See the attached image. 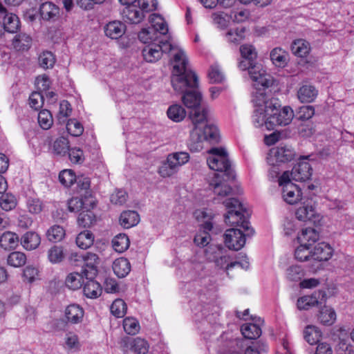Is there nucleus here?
I'll return each mask as SVG.
<instances>
[{"label":"nucleus","mask_w":354,"mask_h":354,"mask_svg":"<svg viewBox=\"0 0 354 354\" xmlns=\"http://www.w3.org/2000/svg\"><path fill=\"white\" fill-rule=\"evenodd\" d=\"M173 74L171 85L175 91L182 94V102L188 109H192L189 115L194 111L208 109L201 106L202 95L198 91V77L189 70L187 59L185 52L179 50L174 56Z\"/></svg>","instance_id":"1"},{"label":"nucleus","mask_w":354,"mask_h":354,"mask_svg":"<svg viewBox=\"0 0 354 354\" xmlns=\"http://www.w3.org/2000/svg\"><path fill=\"white\" fill-rule=\"evenodd\" d=\"M227 212L225 215V222L231 225L241 227L242 230L230 228L224 234L225 245L230 250L241 249L246 241V237L253 234L249 222V212L243 205L236 198H231L223 202Z\"/></svg>","instance_id":"2"},{"label":"nucleus","mask_w":354,"mask_h":354,"mask_svg":"<svg viewBox=\"0 0 354 354\" xmlns=\"http://www.w3.org/2000/svg\"><path fill=\"white\" fill-rule=\"evenodd\" d=\"M209 109H197L189 115L194 126L190 133L188 144L192 151H199L203 149V142L207 141L215 144L219 141V133L217 127L209 121Z\"/></svg>","instance_id":"3"},{"label":"nucleus","mask_w":354,"mask_h":354,"mask_svg":"<svg viewBox=\"0 0 354 354\" xmlns=\"http://www.w3.org/2000/svg\"><path fill=\"white\" fill-rule=\"evenodd\" d=\"M295 118V112L290 106H281L277 98L267 100V129L277 126H286Z\"/></svg>","instance_id":"4"},{"label":"nucleus","mask_w":354,"mask_h":354,"mask_svg":"<svg viewBox=\"0 0 354 354\" xmlns=\"http://www.w3.org/2000/svg\"><path fill=\"white\" fill-rule=\"evenodd\" d=\"M208 153L207 163L209 167L212 170L223 172L224 181L234 180L236 174L225 149L222 147H213L208 151Z\"/></svg>","instance_id":"5"},{"label":"nucleus","mask_w":354,"mask_h":354,"mask_svg":"<svg viewBox=\"0 0 354 354\" xmlns=\"http://www.w3.org/2000/svg\"><path fill=\"white\" fill-rule=\"evenodd\" d=\"M239 68L248 71L255 91L266 90V70L261 64H254V60L243 59L239 63Z\"/></svg>","instance_id":"6"},{"label":"nucleus","mask_w":354,"mask_h":354,"mask_svg":"<svg viewBox=\"0 0 354 354\" xmlns=\"http://www.w3.org/2000/svg\"><path fill=\"white\" fill-rule=\"evenodd\" d=\"M279 185L281 187L282 197L287 203L293 205L301 200V189L292 183L289 171H284L279 177Z\"/></svg>","instance_id":"7"},{"label":"nucleus","mask_w":354,"mask_h":354,"mask_svg":"<svg viewBox=\"0 0 354 354\" xmlns=\"http://www.w3.org/2000/svg\"><path fill=\"white\" fill-rule=\"evenodd\" d=\"M252 102L255 106L253 123L256 127H262L266 124V90L254 92Z\"/></svg>","instance_id":"8"},{"label":"nucleus","mask_w":354,"mask_h":354,"mask_svg":"<svg viewBox=\"0 0 354 354\" xmlns=\"http://www.w3.org/2000/svg\"><path fill=\"white\" fill-rule=\"evenodd\" d=\"M311 156H301L299 162L295 165L290 174V178L295 181H305L312 176L313 168L310 162Z\"/></svg>","instance_id":"9"},{"label":"nucleus","mask_w":354,"mask_h":354,"mask_svg":"<svg viewBox=\"0 0 354 354\" xmlns=\"http://www.w3.org/2000/svg\"><path fill=\"white\" fill-rule=\"evenodd\" d=\"M200 214L205 219L202 225L203 231L196 234L194 242L198 246H208L209 241V234L208 232L211 231L213 228V223L211 221L212 216L211 213H208L206 211L201 212Z\"/></svg>","instance_id":"10"},{"label":"nucleus","mask_w":354,"mask_h":354,"mask_svg":"<svg viewBox=\"0 0 354 354\" xmlns=\"http://www.w3.org/2000/svg\"><path fill=\"white\" fill-rule=\"evenodd\" d=\"M326 300V292L324 290H318L311 295H306L299 298L297 305L299 310H308L310 307L324 304Z\"/></svg>","instance_id":"11"},{"label":"nucleus","mask_w":354,"mask_h":354,"mask_svg":"<svg viewBox=\"0 0 354 354\" xmlns=\"http://www.w3.org/2000/svg\"><path fill=\"white\" fill-rule=\"evenodd\" d=\"M120 344L124 350L129 348L136 354H147L149 351V346L147 342L140 337H125L122 339Z\"/></svg>","instance_id":"12"},{"label":"nucleus","mask_w":354,"mask_h":354,"mask_svg":"<svg viewBox=\"0 0 354 354\" xmlns=\"http://www.w3.org/2000/svg\"><path fill=\"white\" fill-rule=\"evenodd\" d=\"M81 257L84 261L82 270L85 278L94 279L97 274V265L98 263V257L94 253L86 252L82 254Z\"/></svg>","instance_id":"13"},{"label":"nucleus","mask_w":354,"mask_h":354,"mask_svg":"<svg viewBox=\"0 0 354 354\" xmlns=\"http://www.w3.org/2000/svg\"><path fill=\"white\" fill-rule=\"evenodd\" d=\"M214 262L217 267L225 269L227 272V274H229V272L235 267H238L245 270H247L250 267V263L246 260L244 261H232L230 257L227 254V250H225V252L223 253V255H220L219 257Z\"/></svg>","instance_id":"14"},{"label":"nucleus","mask_w":354,"mask_h":354,"mask_svg":"<svg viewBox=\"0 0 354 354\" xmlns=\"http://www.w3.org/2000/svg\"><path fill=\"white\" fill-rule=\"evenodd\" d=\"M0 19H3V27L4 30L10 33L17 32L20 27L19 17L7 10L0 4Z\"/></svg>","instance_id":"15"},{"label":"nucleus","mask_w":354,"mask_h":354,"mask_svg":"<svg viewBox=\"0 0 354 354\" xmlns=\"http://www.w3.org/2000/svg\"><path fill=\"white\" fill-rule=\"evenodd\" d=\"M267 163L272 165L270 162V158L274 157L277 162H287L294 159L295 157V152L290 148L288 147H277L270 149L269 153L267 154Z\"/></svg>","instance_id":"16"},{"label":"nucleus","mask_w":354,"mask_h":354,"mask_svg":"<svg viewBox=\"0 0 354 354\" xmlns=\"http://www.w3.org/2000/svg\"><path fill=\"white\" fill-rule=\"evenodd\" d=\"M105 35L112 39L120 38L126 31V26L120 21H112L104 27Z\"/></svg>","instance_id":"17"},{"label":"nucleus","mask_w":354,"mask_h":354,"mask_svg":"<svg viewBox=\"0 0 354 354\" xmlns=\"http://www.w3.org/2000/svg\"><path fill=\"white\" fill-rule=\"evenodd\" d=\"M332 253L331 247L324 242H321L311 250V259L318 261H327L330 258Z\"/></svg>","instance_id":"18"},{"label":"nucleus","mask_w":354,"mask_h":354,"mask_svg":"<svg viewBox=\"0 0 354 354\" xmlns=\"http://www.w3.org/2000/svg\"><path fill=\"white\" fill-rule=\"evenodd\" d=\"M172 158H174V156L172 153L169 154L167 160L159 167L158 173L161 176H171L181 167L180 162L174 160Z\"/></svg>","instance_id":"19"},{"label":"nucleus","mask_w":354,"mask_h":354,"mask_svg":"<svg viewBox=\"0 0 354 354\" xmlns=\"http://www.w3.org/2000/svg\"><path fill=\"white\" fill-rule=\"evenodd\" d=\"M209 186L213 189L214 193L218 197H224L229 195L232 188L225 182L221 180L220 174H216L214 178L209 183Z\"/></svg>","instance_id":"20"},{"label":"nucleus","mask_w":354,"mask_h":354,"mask_svg":"<svg viewBox=\"0 0 354 354\" xmlns=\"http://www.w3.org/2000/svg\"><path fill=\"white\" fill-rule=\"evenodd\" d=\"M137 5L127 6L122 12L123 19L131 24H139L145 17L143 12L136 8Z\"/></svg>","instance_id":"21"},{"label":"nucleus","mask_w":354,"mask_h":354,"mask_svg":"<svg viewBox=\"0 0 354 354\" xmlns=\"http://www.w3.org/2000/svg\"><path fill=\"white\" fill-rule=\"evenodd\" d=\"M319 233L312 227H306L301 230V233L297 236L299 244H304L310 247L319 240Z\"/></svg>","instance_id":"22"},{"label":"nucleus","mask_w":354,"mask_h":354,"mask_svg":"<svg viewBox=\"0 0 354 354\" xmlns=\"http://www.w3.org/2000/svg\"><path fill=\"white\" fill-rule=\"evenodd\" d=\"M20 242L21 245L26 250H32L39 245L41 243V238L37 233L29 231L21 236Z\"/></svg>","instance_id":"23"},{"label":"nucleus","mask_w":354,"mask_h":354,"mask_svg":"<svg viewBox=\"0 0 354 354\" xmlns=\"http://www.w3.org/2000/svg\"><path fill=\"white\" fill-rule=\"evenodd\" d=\"M12 45L17 51H26L32 46V38L26 33L20 32L14 37Z\"/></svg>","instance_id":"24"},{"label":"nucleus","mask_w":354,"mask_h":354,"mask_svg":"<svg viewBox=\"0 0 354 354\" xmlns=\"http://www.w3.org/2000/svg\"><path fill=\"white\" fill-rule=\"evenodd\" d=\"M84 313L83 308L77 304H71L65 310V316L68 322L74 324L82 321Z\"/></svg>","instance_id":"25"},{"label":"nucleus","mask_w":354,"mask_h":354,"mask_svg":"<svg viewBox=\"0 0 354 354\" xmlns=\"http://www.w3.org/2000/svg\"><path fill=\"white\" fill-rule=\"evenodd\" d=\"M39 12L43 19L55 21L59 15V9L55 4L46 1L41 3Z\"/></svg>","instance_id":"26"},{"label":"nucleus","mask_w":354,"mask_h":354,"mask_svg":"<svg viewBox=\"0 0 354 354\" xmlns=\"http://www.w3.org/2000/svg\"><path fill=\"white\" fill-rule=\"evenodd\" d=\"M86 281L84 282L83 287V292L84 295L90 299H95L100 297L102 294V289L100 284L94 281L93 279H86Z\"/></svg>","instance_id":"27"},{"label":"nucleus","mask_w":354,"mask_h":354,"mask_svg":"<svg viewBox=\"0 0 354 354\" xmlns=\"http://www.w3.org/2000/svg\"><path fill=\"white\" fill-rule=\"evenodd\" d=\"M113 270L119 277H125L131 271V264L127 259L121 257L116 259L113 263Z\"/></svg>","instance_id":"28"},{"label":"nucleus","mask_w":354,"mask_h":354,"mask_svg":"<svg viewBox=\"0 0 354 354\" xmlns=\"http://www.w3.org/2000/svg\"><path fill=\"white\" fill-rule=\"evenodd\" d=\"M296 218L301 221H313L315 222L313 219L315 217V210L310 203L299 207L295 212Z\"/></svg>","instance_id":"29"},{"label":"nucleus","mask_w":354,"mask_h":354,"mask_svg":"<svg viewBox=\"0 0 354 354\" xmlns=\"http://www.w3.org/2000/svg\"><path fill=\"white\" fill-rule=\"evenodd\" d=\"M139 220L138 212L132 210L124 211L120 216V225L127 229L136 225L139 223Z\"/></svg>","instance_id":"30"},{"label":"nucleus","mask_w":354,"mask_h":354,"mask_svg":"<svg viewBox=\"0 0 354 354\" xmlns=\"http://www.w3.org/2000/svg\"><path fill=\"white\" fill-rule=\"evenodd\" d=\"M162 48L158 44H151L142 50V55L147 62H155L162 56Z\"/></svg>","instance_id":"31"},{"label":"nucleus","mask_w":354,"mask_h":354,"mask_svg":"<svg viewBox=\"0 0 354 354\" xmlns=\"http://www.w3.org/2000/svg\"><path fill=\"white\" fill-rule=\"evenodd\" d=\"M19 241V236L14 232H6L0 236V246L4 250L15 248Z\"/></svg>","instance_id":"32"},{"label":"nucleus","mask_w":354,"mask_h":354,"mask_svg":"<svg viewBox=\"0 0 354 354\" xmlns=\"http://www.w3.org/2000/svg\"><path fill=\"white\" fill-rule=\"evenodd\" d=\"M317 95V91L311 85H304L297 92L298 98L303 103H309L313 102Z\"/></svg>","instance_id":"33"},{"label":"nucleus","mask_w":354,"mask_h":354,"mask_svg":"<svg viewBox=\"0 0 354 354\" xmlns=\"http://www.w3.org/2000/svg\"><path fill=\"white\" fill-rule=\"evenodd\" d=\"M318 319L322 324L330 326L336 320L335 311L332 308L324 306L319 310Z\"/></svg>","instance_id":"34"},{"label":"nucleus","mask_w":354,"mask_h":354,"mask_svg":"<svg viewBox=\"0 0 354 354\" xmlns=\"http://www.w3.org/2000/svg\"><path fill=\"white\" fill-rule=\"evenodd\" d=\"M84 197L72 198L68 201V209L71 212H77L80 210L88 209V205L92 204V201L89 199H83Z\"/></svg>","instance_id":"35"},{"label":"nucleus","mask_w":354,"mask_h":354,"mask_svg":"<svg viewBox=\"0 0 354 354\" xmlns=\"http://www.w3.org/2000/svg\"><path fill=\"white\" fill-rule=\"evenodd\" d=\"M321 337V330L315 326L308 325L304 330V338L310 345L317 344Z\"/></svg>","instance_id":"36"},{"label":"nucleus","mask_w":354,"mask_h":354,"mask_svg":"<svg viewBox=\"0 0 354 354\" xmlns=\"http://www.w3.org/2000/svg\"><path fill=\"white\" fill-rule=\"evenodd\" d=\"M78 192L82 197L85 199H89L91 197V191L90 189L91 180L90 178L84 176L76 177Z\"/></svg>","instance_id":"37"},{"label":"nucleus","mask_w":354,"mask_h":354,"mask_svg":"<svg viewBox=\"0 0 354 354\" xmlns=\"http://www.w3.org/2000/svg\"><path fill=\"white\" fill-rule=\"evenodd\" d=\"M291 50L295 55L304 57L310 52V44L304 39H297L291 44Z\"/></svg>","instance_id":"38"},{"label":"nucleus","mask_w":354,"mask_h":354,"mask_svg":"<svg viewBox=\"0 0 354 354\" xmlns=\"http://www.w3.org/2000/svg\"><path fill=\"white\" fill-rule=\"evenodd\" d=\"M245 27H238L230 29L225 33V37L229 43L236 45L240 44L245 39Z\"/></svg>","instance_id":"39"},{"label":"nucleus","mask_w":354,"mask_h":354,"mask_svg":"<svg viewBox=\"0 0 354 354\" xmlns=\"http://www.w3.org/2000/svg\"><path fill=\"white\" fill-rule=\"evenodd\" d=\"M241 330L243 337L249 339H257L261 334V330L259 326L252 323L243 324Z\"/></svg>","instance_id":"40"},{"label":"nucleus","mask_w":354,"mask_h":354,"mask_svg":"<svg viewBox=\"0 0 354 354\" xmlns=\"http://www.w3.org/2000/svg\"><path fill=\"white\" fill-rule=\"evenodd\" d=\"M186 113L185 109L178 104L170 106L167 111L168 118L176 122L182 121L185 118Z\"/></svg>","instance_id":"41"},{"label":"nucleus","mask_w":354,"mask_h":354,"mask_svg":"<svg viewBox=\"0 0 354 354\" xmlns=\"http://www.w3.org/2000/svg\"><path fill=\"white\" fill-rule=\"evenodd\" d=\"M46 234L49 241L56 243L61 241L65 237L66 231L62 226L54 225L47 230Z\"/></svg>","instance_id":"42"},{"label":"nucleus","mask_w":354,"mask_h":354,"mask_svg":"<svg viewBox=\"0 0 354 354\" xmlns=\"http://www.w3.org/2000/svg\"><path fill=\"white\" fill-rule=\"evenodd\" d=\"M94 241L93 233L88 230H84L80 232L76 238L77 245L84 250L91 247Z\"/></svg>","instance_id":"43"},{"label":"nucleus","mask_w":354,"mask_h":354,"mask_svg":"<svg viewBox=\"0 0 354 354\" xmlns=\"http://www.w3.org/2000/svg\"><path fill=\"white\" fill-rule=\"evenodd\" d=\"M150 21L152 25L151 29L153 33L159 32L160 34L166 35L168 32L167 25L160 15L158 14L152 15Z\"/></svg>","instance_id":"44"},{"label":"nucleus","mask_w":354,"mask_h":354,"mask_svg":"<svg viewBox=\"0 0 354 354\" xmlns=\"http://www.w3.org/2000/svg\"><path fill=\"white\" fill-rule=\"evenodd\" d=\"M85 277L83 274L82 272L81 273L79 272H72L70 273L66 279V285L70 289L72 290H77L82 287V283H84L83 278Z\"/></svg>","instance_id":"45"},{"label":"nucleus","mask_w":354,"mask_h":354,"mask_svg":"<svg viewBox=\"0 0 354 354\" xmlns=\"http://www.w3.org/2000/svg\"><path fill=\"white\" fill-rule=\"evenodd\" d=\"M213 24L219 29H225L231 20L230 15L223 12H214L211 15Z\"/></svg>","instance_id":"46"},{"label":"nucleus","mask_w":354,"mask_h":354,"mask_svg":"<svg viewBox=\"0 0 354 354\" xmlns=\"http://www.w3.org/2000/svg\"><path fill=\"white\" fill-rule=\"evenodd\" d=\"M270 59L277 67H284L287 64V55L280 48H276L271 51Z\"/></svg>","instance_id":"47"},{"label":"nucleus","mask_w":354,"mask_h":354,"mask_svg":"<svg viewBox=\"0 0 354 354\" xmlns=\"http://www.w3.org/2000/svg\"><path fill=\"white\" fill-rule=\"evenodd\" d=\"M55 62V55L50 51H44L38 57L39 66L45 70L52 68Z\"/></svg>","instance_id":"48"},{"label":"nucleus","mask_w":354,"mask_h":354,"mask_svg":"<svg viewBox=\"0 0 354 354\" xmlns=\"http://www.w3.org/2000/svg\"><path fill=\"white\" fill-rule=\"evenodd\" d=\"M129 239L124 234H120L115 236L113 241V248L118 252H123L129 247Z\"/></svg>","instance_id":"49"},{"label":"nucleus","mask_w":354,"mask_h":354,"mask_svg":"<svg viewBox=\"0 0 354 354\" xmlns=\"http://www.w3.org/2000/svg\"><path fill=\"white\" fill-rule=\"evenodd\" d=\"M225 250L221 245L209 244L205 250V257L209 261H214L225 252Z\"/></svg>","instance_id":"50"},{"label":"nucleus","mask_w":354,"mask_h":354,"mask_svg":"<svg viewBox=\"0 0 354 354\" xmlns=\"http://www.w3.org/2000/svg\"><path fill=\"white\" fill-rule=\"evenodd\" d=\"M8 264L15 268L21 267L26 262V256L21 252H11L7 259Z\"/></svg>","instance_id":"51"},{"label":"nucleus","mask_w":354,"mask_h":354,"mask_svg":"<svg viewBox=\"0 0 354 354\" xmlns=\"http://www.w3.org/2000/svg\"><path fill=\"white\" fill-rule=\"evenodd\" d=\"M111 313L118 318L123 317L127 313V306L121 299H115L110 307Z\"/></svg>","instance_id":"52"},{"label":"nucleus","mask_w":354,"mask_h":354,"mask_svg":"<svg viewBox=\"0 0 354 354\" xmlns=\"http://www.w3.org/2000/svg\"><path fill=\"white\" fill-rule=\"evenodd\" d=\"M65 257L64 250L62 246L54 245L48 252V258L53 263H58L64 260Z\"/></svg>","instance_id":"53"},{"label":"nucleus","mask_w":354,"mask_h":354,"mask_svg":"<svg viewBox=\"0 0 354 354\" xmlns=\"http://www.w3.org/2000/svg\"><path fill=\"white\" fill-rule=\"evenodd\" d=\"M208 77L209 82L212 84L222 83L225 79L223 72L216 64L210 66L208 71Z\"/></svg>","instance_id":"54"},{"label":"nucleus","mask_w":354,"mask_h":354,"mask_svg":"<svg viewBox=\"0 0 354 354\" xmlns=\"http://www.w3.org/2000/svg\"><path fill=\"white\" fill-rule=\"evenodd\" d=\"M53 149L56 154L64 156L69 150V142L64 137L58 138L55 140Z\"/></svg>","instance_id":"55"},{"label":"nucleus","mask_w":354,"mask_h":354,"mask_svg":"<svg viewBox=\"0 0 354 354\" xmlns=\"http://www.w3.org/2000/svg\"><path fill=\"white\" fill-rule=\"evenodd\" d=\"M38 123L43 129H48L53 124V119L51 113L44 109L38 114Z\"/></svg>","instance_id":"56"},{"label":"nucleus","mask_w":354,"mask_h":354,"mask_svg":"<svg viewBox=\"0 0 354 354\" xmlns=\"http://www.w3.org/2000/svg\"><path fill=\"white\" fill-rule=\"evenodd\" d=\"M315 114V109L313 106H302L296 111L295 117L296 119L305 121L310 119Z\"/></svg>","instance_id":"57"},{"label":"nucleus","mask_w":354,"mask_h":354,"mask_svg":"<svg viewBox=\"0 0 354 354\" xmlns=\"http://www.w3.org/2000/svg\"><path fill=\"white\" fill-rule=\"evenodd\" d=\"M59 180L66 187H70L76 180V176L73 170L64 169L59 174Z\"/></svg>","instance_id":"58"},{"label":"nucleus","mask_w":354,"mask_h":354,"mask_svg":"<svg viewBox=\"0 0 354 354\" xmlns=\"http://www.w3.org/2000/svg\"><path fill=\"white\" fill-rule=\"evenodd\" d=\"M123 328L127 334L134 335L139 332L140 324L135 318L126 317L123 320Z\"/></svg>","instance_id":"59"},{"label":"nucleus","mask_w":354,"mask_h":354,"mask_svg":"<svg viewBox=\"0 0 354 354\" xmlns=\"http://www.w3.org/2000/svg\"><path fill=\"white\" fill-rule=\"evenodd\" d=\"M94 221L93 213L88 209L83 210L80 213L77 217L78 225L82 227H90Z\"/></svg>","instance_id":"60"},{"label":"nucleus","mask_w":354,"mask_h":354,"mask_svg":"<svg viewBox=\"0 0 354 354\" xmlns=\"http://www.w3.org/2000/svg\"><path fill=\"white\" fill-rule=\"evenodd\" d=\"M304 276V272L299 266H292L286 270V278L291 281H299Z\"/></svg>","instance_id":"61"},{"label":"nucleus","mask_w":354,"mask_h":354,"mask_svg":"<svg viewBox=\"0 0 354 354\" xmlns=\"http://www.w3.org/2000/svg\"><path fill=\"white\" fill-rule=\"evenodd\" d=\"M66 129L71 136L75 137L81 136L84 131L82 124L75 119H70L68 120Z\"/></svg>","instance_id":"62"},{"label":"nucleus","mask_w":354,"mask_h":354,"mask_svg":"<svg viewBox=\"0 0 354 354\" xmlns=\"http://www.w3.org/2000/svg\"><path fill=\"white\" fill-rule=\"evenodd\" d=\"M295 258L300 261H308L311 259L310 247L304 244H300L295 252Z\"/></svg>","instance_id":"63"},{"label":"nucleus","mask_w":354,"mask_h":354,"mask_svg":"<svg viewBox=\"0 0 354 354\" xmlns=\"http://www.w3.org/2000/svg\"><path fill=\"white\" fill-rule=\"evenodd\" d=\"M72 108L70 103L66 100H63L59 104V111L57 120L59 123L64 122L66 118L71 115Z\"/></svg>","instance_id":"64"}]
</instances>
